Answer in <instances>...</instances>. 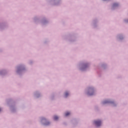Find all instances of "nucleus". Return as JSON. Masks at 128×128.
Instances as JSON below:
<instances>
[{"instance_id": "nucleus-8", "label": "nucleus", "mask_w": 128, "mask_h": 128, "mask_svg": "<svg viewBox=\"0 0 128 128\" xmlns=\"http://www.w3.org/2000/svg\"><path fill=\"white\" fill-rule=\"evenodd\" d=\"M50 124V122H48V123H46V124H46V126H48V124Z\"/></svg>"}, {"instance_id": "nucleus-9", "label": "nucleus", "mask_w": 128, "mask_h": 128, "mask_svg": "<svg viewBox=\"0 0 128 128\" xmlns=\"http://www.w3.org/2000/svg\"><path fill=\"white\" fill-rule=\"evenodd\" d=\"M2 110V108H0V112Z\"/></svg>"}, {"instance_id": "nucleus-6", "label": "nucleus", "mask_w": 128, "mask_h": 128, "mask_svg": "<svg viewBox=\"0 0 128 128\" xmlns=\"http://www.w3.org/2000/svg\"><path fill=\"white\" fill-rule=\"evenodd\" d=\"M113 6H118V4L114 3Z\"/></svg>"}, {"instance_id": "nucleus-2", "label": "nucleus", "mask_w": 128, "mask_h": 128, "mask_svg": "<svg viewBox=\"0 0 128 128\" xmlns=\"http://www.w3.org/2000/svg\"><path fill=\"white\" fill-rule=\"evenodd\" d=\"M92 92H94V89L90 88L89 89V92H88V96H92V94H94V92L90 93Z\"/></svg>"}, {"instance_id": "nucleus-5", "label": "nucleus", "mask_w": 128, "mask_h": 128, "mask_svg": "<svg viewBox=\"0 0 128 128\" xmlns=\"http://www.w3.org/2000/svg\"><path fill=\"white\" fill-rule=\"evenodd\" d=\"M65 98H67L68 96V92H66L65 93Z\"/></svg>"}, {"instance_id": "nucleus-7", "label": "nucleus", "mask_w": 128, "mask_h": 128, "mask_svg": "<svg viewBox=\"0 0 128 128\" xmlns=\"http://www.w3.org/2000/svg\"><path fill=\"white\" fill-rule=\"evenodd\" d=\"M108 101H104V102H103V104H108Z\"/></svg>"}, {"instance_id": "nucleus-4", "label": "nucleus", "mask_w": 128, "mask_h": 128, "mask_svg": "<svg viewBox=\"0 0 128 128\" xmlns=\"http://www.w3.org/2000/svg\"><path fill=\"white\" fill-rule=\"evenodd\" d=\"M54 120H58V116H54Z\"/></svg>"}, {"instance_id": "nucleus-1", "label": "nucleus", "mask_w": 128, "mask_h": 128, "mask_svg": "<svg viewBox=\"0 0 128 128\" xmlns=\"http://www.w3.org/2000/svg\"><path fill=\"white\" fill-rule=\"evenodd\" d=\"M94 124L96 126H100L102 124V122L100 120L94 121Z\"/></svg>"}, {"instance_id": "nucleus-3", "label": "nucleus", "mask_w": 128, "mask_h": 128, "mask_svg": "<svg viewBox=\"0 0 128 128\" xmlns=\"http://www.w3.org/2000/svg\"><path fill=\"white\" fill-rule=\"evenodd\" d=\"M70 112H66V114H65V116H70Z\"/></svg>"}]
</instances>
